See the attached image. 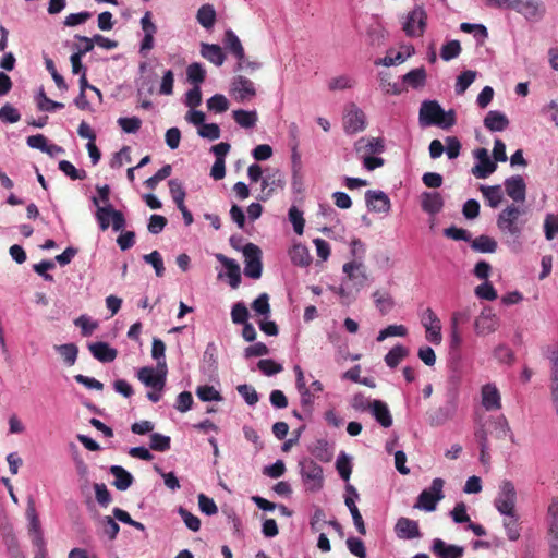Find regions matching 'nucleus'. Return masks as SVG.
Here are the masks:
<instances>
[{"mask_svg": "<svg viewBox=\"0 0 558 558\" xmlns=\"http://www.w3.org/2000/svg\"><path fill=\"white\" fill-rule=\"evenodd\" d=\"M459 407V388L456 383L447 386L445 401L438 408L428 412V422L432 426H442L452 420Z\"/></svg>", "mask_w": 558, "mask_h": 558, "instance_id": "1", "label": "nucleus"}, {"mask_svg": "<svg viewBox=\"0 0 558 558\" xmlns=\"http://www.w3.org/2000/svg\"><path fill=\"white\" fill-rule=\"evenodd\" d=\"M298 466L305 489L312 493L319 492L324 486L323 468L311 458L301 459Z\"/></svg>", "mask_w": 558, "mask_h": 558, "instance_id": "2", "label": "nucleus"}, {"mask_svg": "<svg viewBox=\"0 0 558 558\" xmlns=\"http://www.w3.org/2000/svg\"><path fill=\"white\" fill-rule=\"evenodd\" d=\"M444 485L445 481L442 478H434L430 486L421 492L414 508L424 510L426 512L434 511L437 507V504L445 497L442 492Z\"/></svg>", "mask_w": 558, "mask_h": 558, "instance_id": "3", "label": "nucleus"}, {"mask_svg": "<svg viewBox=\"0 0 558 558\" xmlns=\"http://www.w3.org/2000/svg\"><path fill=\"white\" fill-rule=\"evenodd\" d=\"M517 492L511 481H504L499 486V492L494 500L497 511L505 517H513L515 512Z\"/></svg>", "mask_w": 558, "mask_h": 558, "instance_id": "4", "label": "nucleus"}, {"mask_svg": "<svg viewBox=\"0 0 558 558\" xmlns=\"http://www.w3.org/2000/svg\"><path fill=\"white\" fill-rule=\"evenodd\" d=\"M521 215L519 207L511 204L502 209L497 217V227L504 234H510L514 238H520L522 228L518 225V219Z\"/></svg>", "mask_w": 558, "mask_h": 558, "instance_id": "5", "label": "nucleus"}, {"mask_svg": "<svg viewBox=\"0 0 558 558\" xmlns=\"http://www.w3.org/2000/svg\"><path fill=\"white\" fill-rule=\"evenodd\" d=\"M244 275L251 279L257 280L263 274L262 250L254 243H247L243 246Z\"/></svg>", "mask_w": 558, "mask_h": 558, "instance_id": "6", "label": "nucleus"}, {"mask_svg": "<svg viewBox=\"0 0 558 558\" xmlns=\"http://www.w3.org/2000/svg\"><path fill=\"white\" fill-rule=\"evenodd\" d=\"M427 14L422 5L410 11L403 22L402 29L408 37H420L426 28Z\"/></svg>", "mask_w": 558, "mask_h": 558, "instance_id": "7", "label": "nucleus"}, {"mask_svg": "<svg viewBox=\"0 0 558 558\" xmlns=\"http://www.w3.org/2000/svg\"><path fill=\"white\" fill-rule=\"evenodd\" d=\"M26 517L28 520V533L32 537V543L43 554L46 546V542L44 538L40 521L36 512L33 499H29L27 502Z\"/></svg>", "mask_w": 558, "mask_h": 558, "instance_id": "8", "label": "nucleus"}, {"mask_svg": "<svg viewBox=\"0 0 558 558\" xmlns=\"http://www.w3.org/2000/svg\"><path fill=\"white\" fill-rule=\"evenodd\" d=\"M509 8L531 22L542 20L545 14V8L541 0H514L509 3Z\"/></svg>", "mask_w": 558, "mask_h": 558, "instance_id": "9", "label": "nucleus"}, {"mask_svg": "<svg viewBox=\"0 0 558 558\" xmlns=\"http://www.w3.org/2000/svg\"><path fill=\"white\" fill-rule=\"evenodd\" d=\"M343 125L347 134H356L366 129V116L354 102L345 109Z\"/></svg>", "mask_w": 558, "mask_h": 558, "instance_id": "10", "label": "nucleus"}, {"mask_svg": "<svg viewBox=\"0 0 558 558\" xmlns=\"http://www.w3.org/2000/svg\"><path fill=\"white\" fill-rule=\"evenodd\" d=\"M167 368H158L145 366L142 367L138 373V379L147 387L155 390L162 391L166 386Z\"/></svg>", "mask_w": 558, "mask_h": 558, "instance_id": "11", "label": "nucleus"}, {"mask_svg": "<svg viewBox=\"0 0 558 558\" xmlns=\"http://www.w3.org/2000/svg\"><path fill=\"white\" fill-rule=\"evenodd\" d=\"M477 163L472 168V174L477 179H486L497 169V163L492 160L486 148H477L473 151Z\"/></svg>", "mask_w": 558, "mask_h": 558, "instance_id": "12", "label": "nucleus"}, {"mask_svg": "<svg viewBox=\"0 0 558 558\" xmlns=\"http://www.w3.org/2000/svg\"><path fill=\"white\" fill-rule=\"evenodd\" d=\"M422 324L426 330V340L433 344H440L442 341L441 324L435 312L428 307L422 316Z\"/></svg>", "mask_w": 558, "mask_h": 558, "instance_id": "13", "label": "nucleus"}, {"mask_svg": "<svg viewBox=\"0 0 558 558\" xmlns=\"http://www.w3.org/2000/svg\"><path fill=\"white\" fill-rule=\"evenodd\" d=\"M444 114V108L437 100H424L418 112V123L422 128L437 125L439 116Z\"/></svg>", "mask_w": 558, "mask_h": 558, "instance_id": "14", "label": "nucleus"}, {"mask_svg": "<svg viewBox=\"0 0 558 558\" xmlns=\"http://www.w3.org/2000/svg\"><path fill=\"white\" fill-rule=\"evenodd\" d=\"M365 203L369 211L387 214L391 208V202L388 195L378 190H368L365 192Z\"/></svg>", "mask_w": 558, "mask_h": 558, "instance_id": "15", "label": "nucleus"}, {"mask_svg": "<svg viewBox=\"0 0 558 558\" xmlns=\"http://www.w3.org/2000/svg\"><path fill=\"white\" fill-rule=\"evenodd\" d=\"M223 45L225 48L238 59L235 70H242L245 62V52L240 38L232 29H227L225 32Z\"/></svg>", "mask_w": 558, "mask_h": 558, "instance_id": "16", "label": "nucleus"}, {"mask_svg": "<svg viewBox=\"0 0 558 558\" xmlns=\"http://www.w3.org/2000/svg\"><path fill=\"white\" fill-rule=\"evenodd\" d=\"M231 92L240 101L251 99L256 95L254 83L245 76L238 75L233 77L231 83Z\"/></svg>", "mask_w": 558, "mask_h": 558, "instance_id": "17", "label": "nucleus"}, {"mask_svg": "<svg viewBox=\"0 0 558 558\" xmlns=\"http://www.w3.org/2000/svg\"><path fill=\"white\" fill-rule=\"evenodd\" d=\"M342 270L347 275L348 279L353 281L355 292L357 293L367 281V276L363 269V263L356 260L345 263Z\"/></svg>", "mask_w": 558, "mask_h": 558, "instance_id": "18", "label": "nucleus"}, {"mask_svg": "<svg viewBox=\"0 0 558 558\" xmlns=\"http://www.w3.org/2000/svg\"><path fill=\"white\" fill-rule=\"evenodd\" d=\"M505 190L507 195L514 202H524L526 196V184L519 174L509 177L505 180Z\"/></svg>", "mask_w": 558, "mask_h": 558, "instance_id": "19", "label": "nucleus"}, {"mask_svg": "<svg viewBox=\"0 0 558 558\" xmlns=\"http://www.w3.org/2000/svg\"><path fill=\"white\" fill-rule=\"evenodd\" d=\"M498 319L490 308H484L475 319V332L480 336L488 335L497 329Z\"/></svg>", "mask_w": 558, "mask_h": 558, "instance_id": "20", "label": "nucleus"}, {"mask_svg": "<svg viewBox=\"0 0 558 558\" xmlns=\"http://www.w3.org/2000/svg\"><path fill=\"white\" fill-rule=\"evenodd\" d=\"M395 532L402 539L418 538L422 535L417 521L404 517L398 519Z\"/></svg>", "mask_w": 558, "mask_h": 558, "instance_id": "21", "label": "nucleus"}, {"mask_svg": "<svg viewBox=\"0 0 558 558\" xmlns=\"http://www.w3.org/2000/svg\"><path fill=\"white\" fill-rule=\"evenodd\" d=\"M216 258L226 268V276L229 279V284L232 289H236L241 283V269L240 265L232 258L225 256L223 254H216Z\"/></svg>", "mask_w": 558, "mask_h": 558, "instance_id": "22", "label": "nucleus"}, {"mask_svg": "<svg viewBox=\"0 0 558 558\" xmlns=\"http://www.w3.org/2000/svg\"><path fill=\"white\" fill-rule=\"evenodd\" d=\"M444 205L445 201L439 192H423L421 194V207L425 213L429 215H436L440 213Z\"/></svg>", "mask_w": 558, "mask_h": 558, "instance_id": "23", "label": "nucleus"}, {"mask_svg": "<svg viewBox=\"0 0 558 558\" xmlns=\"http://www.w3.org/2000/svg\"><path fill=\"white\" fill-rule=\"evenodd\" d=\"M92 355L101 363H110L116 360L118 351L104 341L88 343Z\"/></svg>", "mask_w": 558, "mask_h": 558, "instance_id": "24", "label": "nucleus"}, {"mask_svg": "<svg viewBox=\"0 0 558 558\" xmlns=\"http://www.w3.org/2000/svg\"><path fill=\"white\" fill-rule=\"evenodd\" d=\"M432 550L439 558H461L464 548L459 545H447L442 539L435 538L433 541Z\"/></svg>", "mask_w": 558, "mask_h": 558, "instance_id": "25", "label": "nucleus"}, {"mask_svg": "<svg viewBox=\"0 0 558 558\" xmlns=\"http://www.w3.org/2000/svg\"><path fill=\"white\" fill-rule=\"evenodd\" d=\"M483 123L490 132H501L509 126V119L499 110H490L484 118Z\"/></svg>", "mask_w": 558, "mask_h": 558, "instance_id": "26", "label": "nucleus"}, {"mask_svg": "<svg viewBox=\"0 0 558 558\" xmlns=\"http://www.w3.org/2000/svg\"><path fill=\"white\" fill-rule=\"evenodd\" d=\"M482 404L487 411L501 408L500 393L494 384H486L482 388Z\"/></svg>", "mask_w": 558, "mask_h": 558, "instance_id": "27", "label": "nucleus"}, {"mask_svg": "<svg viewBox=\"0 0 558 558\" xmlns=\"http://www.w3.org/2000/svg\"><path fill=\"white\" fill-rule=\"evenodd\" d=\"M109 471L114 476L112 484L118 490H126L134 482L133 475L121 465H112Z\"/></svg>", "mask_w": 558, "mask_h": 558, "instance_id": "28", "label": "nucleus"}, {"mask_svg": "<svg viewBox=\"0 0 558 558\" xmlns=\"http://www.w3.org/2000/svg\"><path fill=\"white\" fill-rule=\"evenodd\" d=\"M354 148L356 153L381 154L385 150V144L384 140L379 137H361L355 142Z\"/></svg>", "mask_w": 558, "mask_h": 558, "instance_id": "29", "label": "nucleus"}, {"mask_svg": "<svg viewBox=\"0 0 558 558\" xmlns=\"http://www.w3.org/2000/svg\"><path fill=\"white\" fill-rule=\"evenodd\" d=\"M201 54L217 66L222 65L226 59L222 48L217 44L202 43Z\"/></svg>", "mask_w": 558, "mask_h": 558, "instance_id": "30", "label": "nucleus"}, {"mask_svg": "<svg viewBox=\"0 0 558 558\" xmlns=\"http://www.w3.org/2000/svg\"><path fill=\"white\" fill-rule=\"evenodd\" d=\"M426 70L424 66L415 68L404 74L401 80L402 84L413 89H418L425 86L426 84Z\"/></svg>", "mask_w": 558, "mask_h": 558, "instance_id": "31", "label": "nucleus"}, {"mask_svg": "<svg viewBox=\"0 0 558 558\" xmlns=\"http://www.w3.org/2000/svg\"><path fill=\"white\" fill-rule=\"evenodd\" d=\"M371 412L375 420L385 428H388L392 425V416L388 409V405L380 401L374 400L372 402Z\"/></svg>", "mask_w": 558, "mask_h": 558, "instance_id": "32", "label": "nucleus"}, {"mask_svg": "<svg viewBox=\"0 0 558 558\" xmlns=\"http://www.w3.org/2000/svg\"><path fill=\"white\" fill-rule=\"evenodd\" d=\"M312 456L320 462H329L333 457L332 447L326 439H317L310 449Z\"/></svg>", "mask_w": 558, "mask_h": 558, "instance_id": "33", "label": "nucleus"}, {"mask_svg": "<svg viewBox=\"0 0 558 558\" xmlns=\"http://www.w3.org/2000/svg\"><path fill=\"white\" fill-rule=\"evenodd\" d=\"M289 256L293 265L306 267L312 263V256L308 248L303 244H294L289 251Z\"/></svg>", "mask_w": 558, "mask_h": 558, "instance_id": "34", "label": "nucleus"}, {"mask_svg": "<svg viewBox=\"0 0 558 558\" xmlns=\"http://www.w3.org/2000/svg\"><path fill=\"white\" fill-rule=\"evenodd\" d=\"M470 246L473 251L478 253H495L497 251L498 244L495 239L489 235L482 234L476 236L474 240H471Z\"/></svg>", "mask_w": 558, "mask_h": 558, "instance_id": "35", "label": "nucleus"}, {"mask_svg": "<svg viewBox=\"0 0 558 558\" xmlns=\"http://www.w3.org/2000/svg\"><path fill=\"white\" fill-rule=\"evenodd\" d=\"M410 351L403 344H396L385 355L384 361L390 368H396L400 362L409 355Z\"/></svg>", "mask_w": 558, "mask_h": 558, "instance_id": "36", "label": "nucleus"}, {"mask_svg": "<svg viewBox=\"0 0 558 558\" xmlns=\"http://www.w3.org/2000/svg\"><path fill=\"white\" fill-rule=\"evenodd\" d=\"M481 192L492 208H497L502 202L504 195L500 185H482Z\"/></svg>", "mask_w": 558, "mask_h": 558, "instance_id": "37", "label": "nucleus"}, {"mask_svg": "<svg viewBox=\"0 0 558 558\" xmlns=\"http://www.w3.org/2000/svg\"><path fill=\"white\" fill-rule=\"evenodd\" d=\"M233 119L240 126L251 129L256 125L258 117L255 110L238 109L233 111Z\"/></svg>", "mask_w": 558, "mask_h": 558, "instance_id": "38", "label": "nucleus"}, {"mask_svg": "<svg viewBox=\"0 0 558 558\" xmlns=\"http://www.w3.org/2000/svg\"><path fill=\"white\" fill-rule=\"evenodd\" d=\"M197 22L206 29H210L216 21V11L211 4H203L196 14Z\"/></svg>", "mask_w": 558, "mask_h": 558, "instance_id": "39", "label": "nucleus"}, {"mask_svg": "<svg viewBox=\"0 0 558 558\" xmlns=\"http://www.w3.org/2000/svg\"><path fill=\"white\" fill-rule=\"evenodd\" d=\"M136 94L138 97H146L154 93L155 89V74L141 75L135 81Z\"/></svg>", "mask_w": 558, "mask_h": 558, "instance_id": "40", "label": "nucleus"}, {"mask_svg": "<svg viewBox=\"0 0 558 558\" xmlns=\"http://www.w3.org/2000/svg\"><path fill=\"white\" fill-rule=\"evenodd\" d=\"M460 29L464 33H472L478 44H483L488 38L487 27L483 24L463 22L460 24Z\"/></svg>", "mask_w": 558, "mask_h": 558, "instance_id": "41", "label": "nucleus"}, {"mask_svg": "<svg viewBox=\"0 0 558 558\" xmlns=\"http://www.w3.org/2000/svg\"><path fill=\"white\" fill-rule=\"evenodd\" d=\"M54 350L60 354L64 363L69 366L74 365L77 360L78 348L75 343L54 345Z\"/></svg>", "mask_w": 558, "mask_h": 558, "instance_id": "42", "label": "nucleus"}, {"mask_svg": "<svg viewBox=\"0 0 558 558\" xmlns=\"http://www.w3.org/2000/svg\"><path fill=\"white\" fill-rule=\"evenodd\" d=\"M476 75H477L476 71H473V70L463 71L457 77V81L454 84V93L457 95H463L466 92V89L471 86V84L475 81Z\"/></svg>", "mask_w": 558, "mask_h": 558, "instance_id": "43", "label": "nucleus"}, {"mask_svg": "<svg viewBox=\"0 0 558 558\" xmlns=\"http://www.w3.org/2000/svg\"><path fill=\"white\" fill-rule=\"evenodd\" d=\"M372 296L381 315L388 314L395 306V301L389 293L381 294L379 291H375Z\"/></svg>", "mask_w": 558, "mask_h": 558, "instance_id": "44", "label": "nucleus"}, {"mask_svg": "<svg viewBox=\"0 0 558 558\" xmlns=\"http://www.w3.org/2000/svg\"><path fill=\"white\" fill-rule=\"evenodd\" d=\"M187 81L194 86H199L206 78V70L198 62L191 63L186 69Z\"/></svg>", "mask_w": 558, "mask_h": 558, "instance_id": "45", "label": "nucleus"}, {"mask_svg": "<svg viewBox=\"0 0 558 558\" xmlns=\"http://www.w3.org/2000/svg\"><path fill=\"white\" fill-rule=\"evenodd\" d=\"M336 469L340 475V477L349 482L351 473H352V464L351 457L347 454L344 451H341L336 460Z\"/></svg>", "mask_w": 558, "mask_h": 558, "instance_id": "46", "label": "nucleus"}, {"mask_svg": "<svg viewBox=\"0 0 558 558\" xmlns=\"http://www.w3.org/2000/svg\"><path fill=\"white\" fill-rule=\"evenodd\" d=\"M502 525L509 541L515 542L520 538L521 527L519 525V515L517 513H513V517H506Z\"/></svg>", "mask_w": 558, "mask_h": 558, "instance_id": "47", "label": "nucleus"}, {"mask_svg": "<svg viewBox=\"0 0 558 558\" xmlns=\"http://www.w3.org/2000/svg\"><path fill=\"white\" fill-rule=\"evenodd\" d=\"M344 504L348 507V509L352 515L353 523H354L356 531L361 535H365L366 534L365 524H364L363 518H362L356 505L354 504L353 498L352 497L345 498Z\"/></svg>", "mask_w": 558, "mask_h": 558, "instance_id": "48", "label": "nucleus"}, {"mask_svg": "<svg viewBox=\"0 0 558 558\" xmlns=\"http://www.w3.org/2000/svg\"><path fill=\"white\" fill-rule=\"evenodd\" d=\"M149 448L158 452H166L171 447V438L160 433H151Z\"/></svg>", "mask_w": 558, "mask_h": 558, "instance_id": "49", "label": "nucleus"}, {"mask_svg": "<svg viewBox=\"0 0 558 558\" xmlns=\"http://www.w3.org/2000/svg\"><path fill=\"white\" fill-rule=\"evenodd\" d=\"M99 524L102 526L104 534L110 539L114 541L119 534L120 526L116 522L114 517L104 515L99 518Z\"/></svg>", "mask_w": 558, "mask_h": 558, "instance_id": "50", "label": "nucleus"}, {"mask_svg": "<svg viewBox=\"0 0 558 558\" xmlns=\"http://www.w3.org/2000/svg\"><path fill=\"white\" fill-rule=\"evenodd\" d=\"M461 50L462 49H461V45H460L459 40H457V39L449 40L442 45V47L440 49V58L444 61H450L452 59L458 58L461 53Z\"/></svg>", "mask_w": 558, "mask_h": 558, "instance_id": "51", "label": "nucleus"}, {"mask_svg": "<svg viewBox=\"0 0 558 558\" xmlns=\"http://www.w3.org/2000/svg\"><path fill=\"white\" fill-rule=\"evenodd\" d=\"M165 351V342L159 338H154L151 344V357L157 361L158 368H167Z\"/></svg>", "mask_w": 558, "mask_h": 558, "instance_id": "52", "label": "nucleus"}, {"mask_svg": "<svg viewBox=\"0 0 558 558\" xmlns=\"http://www.w3.org/2000/svg\"><path fill=\"white\" fill-rule=\"evenodd\" d=\"M207 109L215 113H222L229 109V100L222 94H215L207 99Z\"/></svg>", "mask_w": 558, "mask_h": 558, "instance_id": "53", "label": "nucleus"}, {"mask_svg": "<svg viewBox=\"0 0 558 558\" xmlns=\"http://www.w3.org/2000/svg\"><path fill=\"white\" fill-rule=\"evenodd\" d=\"M169 191L171 197L177 206L183 205L186 196L182 182L178 179H171L168 181Z\"/></svg>", "mask_w": 558, "mask_h": 558, "instance_id": "54", "label": "nucleus"}, {"mask_svg": "<svg viewBox=\"0 0 558 558\" xmlns=\"http://www.w3.org/2000/svg\"><path fill=\"white\" fill-rule=\"evenodd\" d=\"M171 165H165L154 175L145 180L144 184L149 190H155L158 183L171 175Z\"/></svg>", "mask_w": 558, "mask_h": 558, "instance_id": "55", "label": "nucleus"}, {"mask_svg": "<svg viewBox=\"0 0 558 558\" xmlns=\"http://www.w3.org/2000/svg\"><path fill=\"white\" fill-rule=\"evenodd\" d=\"M196 396L204 402L222 400L220 392L209 385L198 386L196 389Z\"/></svg>", "mask_w": 558, "mask_h": 558, "instance_id": "56", "label": "nucleus"}, {"mask_svg": "<svg viewBox=\"0 0 558 558\" xmlns=\"http://www.w3.org/2000/svg\"><path fill=\"white\" fill-rule=\"evenodd\" d=\"M59 169L72 180H84L87 175L85 170L76 169L74 165L68 160L59 161Z\"/></svg>", "mask_w": 558, "mask_h": 558, "instance_id": "57", "label": "nucleus"}, {"mask_svg": "<svg viewBox=\"0 0 558 558\" xmlns=\"http://www.w3.org/2000/svg\"><path fill=\"white\" fill-rule=\"evenodd\" d=\"M178 513L189 530H191L192 532L199 531L201 520L195 514H193L182 506L178 508Z\"/></svg>", "mask_w": 558, "mask_h": 558, "instance_id": "58", "label": "nucleus"}, {"mask_svg": "<svg viewBox=\"0 0 558 558\" xmlns=\"http://www.w3.org/2000/svg\"><path fill=\"white\" fill-rule=\"evenodd\" d=\"M143 259L145 260V263L153 266L157 277H159V278L163 277L165 265H163L162 257L158 251H153L151 253L144 255Z\"/></svg>", "mask_w": 558, "mask_h": 558, "instance_id": "59", "label": "nucleus"}, {"mask_svg": "<svg viewBox=\"0 0 558 558\" xmlns=\"http://www.w3.org/2000/svg\"><path fill=\"white\" fill-rule=\"evenodd\" d=\"M252 308L259 315L268 318L270 315L269 295L267 293L259 294L252 303Z\"/></svg>", "mask_w": 558, "mask_h": 558, "instance_id": "60", "label": "nucleus"}, {"mask_svg": "<svg viewBox=\"0 0 558 558\" xmlns=\"http://www.w3.org/2000/svg\"><path fill=\"white\" fill-rule=\"evenodd\" d=\"M21 119L19 110L11 104L7 102L0 108V121L4 123H16Z\"/></svg>", "mask_w": 558, "mask_h": 558, "instance_id": "61", "label": "nucleus"}, {"mask_svg": "<svg viewBox=\"0 0 558 558\" xmlns=\"http://www.w3.org/2000/svg\"><path fill=\"white\" fill-rule=\"evenodd\" d=\"M118 124L125 133L134 134L141 129L142 120L138 117H121Z\"/></svg>", "mask_w": 558, "mask_h": 558, "instance_id": "62", "label": "nucleus"}, {"mask_svg": "<svg viewBox=\"0 0 558 558\" xmlns=\"http://www.w3.org/2000/svg\"><path fill=\"white\" fill-rule=\"evenodd\" d=\"M544 232L546 240H553L558 233V216L547 214L544 221Z\"/></svg>", "mask_w": 558, "mask_h": 558, "instance_id": "63", "label": "nucleus"}, {"mask_svg": "<svg viewBox=\"0 0 558 558\" xmlns=\"http://www.w3.org/2000/svg\"><path fill=\"white\" fill-rule=\"evenodd\" d=\"M548 535L550 537V555L558 557V519L553 520L548 527Z\"/></svg>", "mask_w": 558, "mask_h": 558, "instance_id": "64", "label": "nucleus"}]
</instances>
